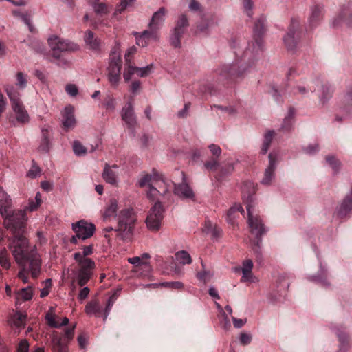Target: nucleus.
Segmentation results:
<instances>
[{"instance_id":"nucleus-1","label":"nucleus","mask_w":352,"mask_h":352,"mask_svg":"<svg viewBox=\"0 0 352 352\" xmlns=\"http://www.w3.org/2000/svg\"><path fill=\"white\" fill-rule=\"evenodd\" d=\"M265 30V19L261 17L255 23L254 28V34L258 38L249 43L243 52H235V60L231 64L224 65L219 69L221 80L236 81L245 76L263 51V42L260 36L264 33Z\"/></svg>"},{"instance_id":"nucleus-2","label":"nucleus","mask_w":352,"mask_h":352,"mask_svg":"<svg viewBox=\"0 0 352 352\" xmlns=\"http://www.w3.org/2000/svg\"><path fill=\"white\" fill-rule=\"evenodd\" d=\"M25 223L21 228L9 229L14 234L9 248L21 267L18 277L26 283L28 282V274L32 278H37L41 270V258L37 252L36 246L31 247L28 240L22 234Z\"/></svg>"},{"instance_id":"nucleus-3","label":"nucleus","mask_w":352,"mask_h":352,"mask_svg":"<svg viewBox=\"0 0 352 352\" xmlns=\"http://www.w3.org/2000/svg\"><path fill=\"white\" fill-rule=\"evenodd\" d=\"M0 214L4 218V225L7 229L21 228L28 221L25 211L16 210L11 214V199L0 187Z\"/></svg>"},{"instance_id":"nucleus-4","label":"nucleus","mask_w":352,"mask_h":352,"mask_svg":"<svg viewBox=\"0 0 352 352\" xmlns=\"http://www.w3.org/2000/svg\"><path fill=\"white\" fill-rule=\"evenodd\" d=\"M246 210L248 214V224L250 228L251 232L257 238L256 242L254 243L252 250L257 259L260 260V243H261V240L258 238L265 232V230L260 217L257 215H254L252 206L250 204H248L246 206Z\"/></svg>"},{"instance_id":"nucleus-5","label":"nucleus","mask_w":352,"mask_h":352,"mask_svg":"<svg viewBox=\"0 0 352 352\" xmlns=\"http://www.w3.org/2000/svg\"><path fill=\"white\" fill-rule=\"evenodd\" d=\"M6 93L12 103V107L16 114V120L21 123L29 122V115L24 108L20 99L21 94L19 91L12 86L6 88Z\"/></svg>"},{"instance_id":"nucleus-6","label":"nucleus","mask_w":352,"mask_h":352,"mask_svg":"<svg viewBox=\"0 0 352 352\" xmlns=\"http://www.w3.org/2000/svg\"><path fill=\"white\" fill-rule=\"evenodd\" d=\"M47 41L52 51V57L54 58H59L60 52H73L80 50V46L77 43L55 35L50 36Z\"/></svg>"},{"instance_id":"nucleus-7","label":"nucleus","mask_w":352,"mask_h":352,"mask_svg":"<svg viewBox=\"0 0 352 352\" xmlns=\"http://www.w3.org/2000/svg\"><path fill=\"white\" fill-rule=\"evenodd\" d=\"M76 324L65 329L63 335L53 331L51 335V342L54 352H68L67 344L73 339Z\"/></svg>"},{"instance_id":"nucleus-8","label":"nucleus","mask_w":352,"mask_h":352,"mask_svg":"<svg viewBox=\"0 0 352 352\" xmlns=\"http://www.w3.org/2000/svg\"><path fill=\"white\" fill-rule=\"evenodd\" d=\"M72 229L76 234L72 237L70 241L76 244L78 239L86 240L91 237L96 231V226L85 220H80L72 224Z\"/></svg>"},{"instance_id":"nucleus-9","label":"nucleus","mask_w":352,"mask_h":352,"mask_svg":"<svg viewBox=\"0 0 352 352\" xmlns=\"http://www.w3.org/2000/svg\"><path fill=\"white\" fill-rule=\"evenodd\" d=\"M164 209L160 202L157 201L151 208L146 219L148 228L151 231H158L164 218Z\"/></svg>"},{"instance_id":"nucleus-10","label":"nucleus","mask_w":352,"mask_h":352,"mask_svg":"<svg viewBox=\"0 0 352 352\" xmlns=\"http://www.w3.org/2000/svg\"><path fill=\"white\" fill-rule=\"evenodd\" d=\"M118 231L131 232L135 221V214L131 208L122 210L118 217Z\"/></svg>"},{"instance_id":"nucleus-11","label":"nucleus","mask_w":352,"mask_h":352,"mask_svg":"<svg viewBox=\"0 0 352 352\" xmlns=\"http://www.w3.org/2000/svg\"><path fill=\"white\" fill-rule=\"evenodd\" d=\"M300 22L298 19H293L289 27L287 34L283 38L284 43L288 50H294L297 45L299 38L298 28Z\"/></svg>"},{"instance_id":"nucleus-12","label":"nucleus","mask_w":352,"mask_h":352,"mask_svg":"<svg viewBox=\"0 0 352 352\" xmlns=\"http://www.w3.org/2000/svg\"><path fill=\"white\" fill-rule=\"evenodd\" d=\"M180 174L182 177V182L179 184L173 183L174 194L183 199H194L195 193L187 183L184 173L180 172Z\"/></svg>"},{"instance_id":"nucleus-13","label":"nucleus","mask_w":352,"mask_h":352,"mask_svg":"<svg viewBox=\"0 0 352 352\" xmlns=\"http://www.w3.org/2000/svg\"><path fill=\"white\" fill-rule=\"evenodd\" d=\"M279 155L277 153H270L269 155V165L265 170L264 177L262 179V184L270 185L275 177V170Z\"/></svg>"},{"instance_id":"nucleus-14","label":"nucleus","mask_w":352,"mask_h":352,"mask_svg":"<svg viewBox=\"0 0 352 352\" xmlns=\"http://www.w3.org/2000/svg\"><path fill=\"white\" fill-rule=\"evenodd\" d=\"M133 35L135 36L136 44L142 47H145L149 45L152 41H157L159 39V34L156 31L144 30V32H133Z\"/></svg>"},{"instance_id":"nucleus-15","label":"nucleus","mask_w":352,"mask_h":352,"mask_svg":"<svg viewBox=\"0 0 352 352\" xmlns=\"http://www.w3.org/2000/svg\"><path fill=\"white\" fill-rule=\"evenodd\" d=\"M118 166L116 164L109 165L108 164H105L102 173V177L105 182L112 186L118 185Z\"/></svg>"},{"instance_id":"nucleus-16","label":"nucleus","mask_w":352,"mask_h":352,"mask_svg":"<svg viewBox=\"0 0 352 352\" xmlns=\"http://www.w3.org/2000/svg\"><path fill=\"white\" fill-rule=\"evenodd\" d=\"M121 117L128 128L133 129L137 124L136 116L134 113L132 101L128 102L122 108Z\"/></svg>"},{"instance_id":"nucleus-17","label":"nucleus","mask_w":352,"mask_h":352,"mask_svg":"<svg viewBox=\"0 0 352 352\" xmlns=\"http://www.w3.org/2000/svg\"><path fill=\"white\" fill-rule=\"evenodd\" d=\"M61 114L63 127L66 129L74 128L76 123L74 107L71 105L66 106Z\"/></svg>"},{"instance_id":"nucleus-18","label":"nucleus","mask_w":352,"mask_h":352,"mask_svg":"<svg viewBox=\"0 0 352 352\" xmlns=\"http://www.w3.org/2000/svg\"><path fill=\"white\" fill-rule=\"evenodd\" d=\"M154 186L160 191L161 196L169 197L173 182L166 179L162 173H160V178H157Z\"/></svg>"},{"instance_id":"nucleus-19","label":"nucleus","mask_w":352,"mask_h":352,"mask_svg":"<svg viewBox=\"0 0 352 352\" xmlns=\"http://www.w3.org/2000/svg\"><path fill=\"white\" fill-rule=\"evenodd\" d=\"M166 14V10L164 8H160L155 12L152 16L151 21L149 23V29L157 32L158 30L162 27L164 21Z\"/></svg>"},{"instance_id":"nucleus-20","label":"nucleus","mask_w":352,"mask_h":352,"mask_svg":"<svg viewBox=\"0 0 352 352\" xmlns=\"http://www.w3.org/2000/svg\"><path fill=\"white\" fill-rule=\"evenodd\" d=\"M84 41L86 45L92 51L99 52L100 50V40L95 36L92 31L87 30L85 32Z\"/></svg>"},{"instance_id":"nucleus-21","label":"nucleus","mask_w":352,"mask_h":352,"mask_svg":"<svg viewBox=\"0 0 352 352\" xmlns=\"http://www.w3.org/2000/svg\"><path fill=\"white\" fill-rule=\"evenodd\" d=\"M322 9L323 8L320 5H314L311 8V15L308 21L311 28L319 24L322 17Z\"/></svg>"},{"instance_id":"nucleus-22","label":"nucleus","mask_w":352,"mask_h":352,"mask_svg":"<svg viewBox=\"0 0 352 352\" xmlns=\"http://www.w3.org/2000/svg\"><path fill=\"white\" fill-rule=\"evenodd\" d=\"M344 23L348 27L352 25V13L349 10L342 12L332 21V25L335 28L342 25Z\"/></svg>"},{"instance_id":"nucleus-23","label":"nucleus","mask_w":352,"mask_h":352,"mask_svg":"<svg viewBox=\"0 0 352 352\" xmlns=\"http://www.w3.org/2000/svg\"><path fill=\"white\" fill-rule=\"evenodd\" d=\"M160 173L155 169H153L151 173L143 175L138 180V186L141 188L146 186H153L157 178H160Z\"/></svg>"},{"instance_id":"nucleus-24","label":"nucleus","mask_w":352,"mask_h":352,"mask_svg":"<svg viewBox=\"0 0 352 352\" xmlns=\"http://www.w3.org/2000/svg\"><path fill=\"white\" fill-rule=\"evenodd\" d=\"M58 317L53 313L52 308L50 309V311H48L45 316L47 324L52 327L58 328L62 326H65L69 323V319L67 317H64L61 322L58 321Z\"/></svg>"},{"instance_id":"nucleus-25","label":"nucleus","mask_w":352,"mask_h":352,"mask_svg":"<svg viewBox=\"0 0 352 352\" xmlns=\"http://www.w3.org/2000/svg\"><path fill=\"white\" fill-rule=\"evenodd\" d=\"M151 256L148 253H144L140 256H134L132 258H128V262L131 264H133L135 266L143 265L146 270L150 272L151 270V267L149 265V258Z\"/></svg>"},{"instance_id":"nucleus-26","label":"nucleus","mask_w":352,"mask_h":352,"mask_svg":"<svg viewBox=\"0 0 352 352\" xmlns=\"http://www.w3.org/2000/svg\"><path fill=\"white\" fill-rule=\"evenodd\" d=\"M74 259L78 263L80 269L85 270L86 271H90V270L94 268L95 263L89 258H84L81 255V252H76L74 255Z\"/></svg>"},{"instance_id":"nucleus-27","label":"nucleus","mask_w":352,"mask_h":352,"mask_svg":"<svg viewBox=\"0 0 352 352\" xmlns=\"http://www.w3.org/2000/svg\"><path fill=\"white\" fill-rule=\"evenodd\" d=\"M118 209V201L115 199H111L104 210L102 214L103 219L107 221L111 217H115L116 216Z\"/></svg>"},{"instance_id":"nucleus-28","label":"nucleus","mask_w":352,"mask_h":352,"mask_svg":"<svg viewBox=\"0 0 352 352\" xmlns=\"http://www.w3.org/2000/svg\"><path fill=\"white\" fill-rule=\"evenodd\" d=\"M238 212L243 214L244 210L241 204H235L227 212V222L230 224L234 225L235 223V219L239 216Z\"/></svg>"},{"instance_id":"nucleus-29","label":"nucleus","mask_w":352,"mask_h":352,"mask_svg":"<svg viewBox=\"0 0 352 352\" xmlns=\"http://www.w3.org/2000/svg\"><path fill=\"white\" fill-rule=\"evenodd\" d=\"M85 312L87 315H94L96 317L100 316L102 308L98 300L89 302L85 306Z\"/></svg>"},{"instance_id":"nucleus-30","label":"nucleus","mask_w":352,"mask_h":352,"mask_svg":"<svg viewBox=\"0 0 352 352\" xmlns=\"http://www.w3.org/2000/svg\"><path fill=\"white\" fill-rule=\"evenodd\" d=\"M121 67H108V79L113 86H117L120 79Z\"/></svg>"},{"instance_id":"nucleus-31","label":"nucleus","mask_w":352,"mask_h":352,"mask_svg":"<svg viewBox=\"0 0 352 352\" xmlns=\"http://www.w3.org/2000/svg\"><path fill=\"white\" fill-rule=\"evenodd\" d=\"M309 280L320 283L324 287L329 285V283L327 280L326 269L322 267V263L320 264L318 274L317 276H311Z\"/></svg>"},{"instance_id":"nucleus-32","label":"nucleus","mask_w":352,"mask_h":352,"mask_svg":"<svg viewBox=\"0 0 352 352\" xmlns=\"http://www.w3.org/2000/svg\"><path fill=\"white\" fill-rule=\"evenodd\" d=\"M189 23L187 16L185 14H181L179 16L178 19L176 21L175 27L173 30L182 32V33L184 34L186 29Z\"/></svg>"},{"instance_id":"nucleus-33","label":"nucleus","mask_w":352,"mask_h":352,"mask_svg":"<svg viewBox=\"0 0 352 352\" xmlns=\"http://www.w3.org/2000/svg\"><path fill=\"white\" fill-rule=\"evenodd\" d=\"M175 259L180 264L186 265L192 263V258L189 253L185 250L178 251L175 254Z\"/></svg>"},{"instance_id":"nucleus-34","label":"nucleus","mask_w":352,"mask_h":352,"mask_svg":"<svg viewBox=\"0 0 352 352\" xmlns=\"http://www.w3.org/2000/svg\"><path fill=\"white\" fill-rule=\"evenodd\" d=\"M26 318V314L17 311L13 315L12 322L15 327L22 328L25 326Z\"/></svg>"},{"instance_id":"nucleus-35","label":"nucleus","mask_w":352,"mask_h":352,"mask_svg":"<svg viewBox=\"0 0 352 352\" xmlns=\"http://www.w3.org/2000/svg\"><path fill=\"white\" fill-rule=\"evenodd\" d=\"M41 201V195L40 192H37L36 194L35 199L34 200H30L28 205L26 206L25 210L23 211H25V213L26 214V210L30 212L36 210L40 206Z\"/></svg>"},{"instance_id":"nucleus-36","label":"nucleus","mask_w":352,"mask_h":352,"mask_svg":"<svg viewBox=\"0 0 352 352\" xmlns=\"http://www.w3.org/2000/svg\"><path fill=\"white\" fill-rule=\"evenodd\" d=\"M274 131H268L265 135V137H264V140H263V146H262V148H261V153L263 154H265L269 148H270V146L271 144V142L273 140V138H274Z\"/></svg>"},{"instance_id":"nucleus-37","label":"nucleus","mask_w":352,"mask_h":352,"mask_svg":"<svg viewBox=\"0 0 352 352\" xmlns=\"http://www.w3.org/2000/svg\"><path fill=\"white\" fill-rule=\"evenodd\" d=\"M184 35L182 32L175 31L173 30L172 33L170 36V44L175 47H181V38Z\"/></svg>"},{"instance_id":"nucleus-38","label":"nucleus","mask_w":352,"mask_h":352,"mask_svg":"<svg viewBox=\"0 0 352 352\" xmlns=\"http://www.w3.org/2000/svg\"><path fill=\"white\" fill-rule=\"evenodd\" d=\"M322 93L319 95L321 104H324L331 97V90L329 86L322 85Z\"/></svg>"},{"instance_id":"nucleus-39","label":"nucleus","mask_w":352,"mask_h":352,"mask_svg":"<svg viewBox=\"0 0 352 352\" xmlns=\"http://www.w3.org/2000/svg\"><path fill=\"white\" fill-rule=\"evenodd\" d=\"M90 271H86L85 270H79L78 274V282L79 285H85L90 279Z\"/></svg>"},{"instance_id":"nucleus-40","label":"nucleus","mask_w":352,"mask_h":352,"mask_svg":"<svg viewBox=\"0 0 352 352\" xmlns=\"http://www.w3.org/2000/svg\"><path fill=\"white\" fill-rule=\"evenodd\" d=\"M27 76L21 72H19L16 74V85L21 89H24L27 87Z\"/></svg>"},{"instance_id":"nucleus-41","label":"nucleus","mask_w":352,"mask_h":352,"mask_svg":"<svg viewBox=\"0 0 352 352\" xmlns=\"http://www.w3.org/2000/svg\"><path fill=\"white\" fill-rule=\"evenodd\" d=\"M210 24L208 19H202L197 25L196 33L207 34L210 30Z\"/></svg>"},{"instance_id":"nucleus-42","label":"nucleus","mask_w":352,"mask_h":352,"mask_svg":"<svg viewBox=\"0 0 352 352\" xmlns=\"http://www.w3.org/2000/svg\"><path fill=\"white\" fill-rule=\"evenodd\" d=\"M13 14L16 16H19L21 21L28 25L30 32L34 31V27L32 24L31 19L28 14H21L19 11L14 10Z\"/></svg>"},{"instance_id":"nucleus-43","label":"nucleus","mask_w":352,"mask_h":352,"mask_svg":"<svg viewBox=\"0 0 352 352\" xmlns=\"http://www.w3.org/2000/svg\"><path fill=\"white\" fill-rule=\"evenodd\" d=\"M19 298L24 300H29L32 298L33 292L31 287H28L21 289L17 294Z\"/></svg>"},{"instance_id":"nucleus-44","label":"nucleus","mask_w":352,"mask_h":352,"mask_svg":"<svg viewBox=\"0 0 352 352\" xmlns=\"http://www.w3.org/2000/svg\"><path fill=\"white\" fill-rule=\"evenodd\" d=\"M115 66L117 67H121L122 60L120 55L116 52H112L110 54V63L109 67H114Z\"/></svg>"},{"instance_id":"nucleus-45","label":"nucleus","mask_w":352,"mask_h":352,"mask_svg":"<svg viewBox=\"0 0 352 352\" xmlns=\"http://www.w3.org/2000/svg\"><path fill=\"white\" fill-rule=\"evenodd\" d=\"M116 299H117V296H116V293H114L113 295H111L109 297V298L108 299V301H107V305H106V307H105V309L104 311V315H103L104 320H105L107 319V318L108 317V316L110 313V311H111L115 301L116 300Z\"/></svg>"},{"instance_id":"nucleus-46","label":"nucleus","mask_w":352,"mask_h":352,"mask_svg":"<svg viewBox=\"0 0 352 352\" xmlns=\"http://www.w3.org/2000/svg\"><path fill=\"white\" fill-rule=\"evenodd\" d=\"M0 264L6 269H8L10 267L8 253L6 249L2 250L0 252Z\"/></svg>"},{"instance_id":"nucleus-47","label":"nucleus","mask_w":352,"mask_h":352,"mask_svg":"<svg viewBox=\"0 0 352 352\" xmlns=\"http://www.w3.org/2000/svg\"><path fill=\"white\" fill-rule=\"evenodd\" d=\"M73 151L76 155H84L87 153L86 148L78 141L73 143Z\"/></svg>"},{"instance_id":"nucleus-48","label":"nucleus","mask_w":352,"mask_h":352,"mask_svg":"<svg viewBox=\"0 0 352 352\" xmlns=\"http://www.w3.org/2000/svg\"><path fill=\"white\" fill-rule=\"evenodd\" d=\"M135 1V0H122L119 5L116 8L114 12V15L117 16L121 14L125 9L129 6L131 3Z\"/></svg>"},{"instance_id":"nucleus-49","label":"nucleus","mask_w":352,"mask_h":352,"mask_svg":"<svg viewBox=\"0 0 352 352\" xmlns=\"http://www.w3.org/2000/svg\"><path fill=\"white\" fill-rule=\"evenodd\" d=\"M148 198L151 200H155L158 199V196L160 195V191L154 185L148 186V190L146 192Z\"/></svg>"},{"instance_id":"nucleus-50","label":"nucleus","mask_w":352,"mask_h":352,"mask_svg":"<svg viewBox=\"0 0 352 352\" xmlns=\"http://www.w3.org/2000/svg\"><path fill=\"white\" fill-rule=\"evenodd\" d=\"M219 320L221 328L226 331H228L230 329L231 324L230 319L225 312H223V314H221V318Z\"/></svg>"},{"instance_id":"nucleus-51","label":"nucleus","mask_w":352,"mask_h":352,"mask_svg":"<svg viewBox=\"0 0 352 352\" xmlns=\"http://www.w3.org/2000/svg\"><path fill=\"white\" fill-rule=\"evenodd\" d=\"M160 285L173 289H182L184 287V284L180 281L164 282Z\"/></svg>"},{"instance_id":"nucleus-52","label":"nucleus","mask_w":352,"mask_h":352,"mask_svg":"<svg viewBox=\"0 0 352 352\" xmlns=\"http://www.w3.org/2000/svg\"><path fill=\"white\" fill-rule=\"evenodd\" d=\"M239 339L240 344L245 346L251 343L252 336L250 333L242 332L239 334Z\"/></svg>"},{"instance_id":"nucleus-53","label":"nucleus","mask_w":352,"mask_h":352,"mask_svg":"<svg viewBox=\"0 0 352 352\" xmlns=\"http://www.w3.org/2000/svg\"><path fill=\"white\" fill-rule=\"evenodd\" d=\"M153 65H147L144 67H136V73L140 77L147 76L152 71Z\"/></svg>"},{"instance_id":"nucleus-54","label":"nucleus","mask_w":352,"mask_h":352,"mask_svg":"<svg viewBox=\"0 0 352 352\" xmlns=\"http://www.w3.org/2000/svg\"><path fill=\"white\" fill-rule=\"evenodd\" d=\"M241 282H250V283H256L258 282V278L254 276L252 272H243L242 277L241 278Z\"/></svg>"},{"instance_id":"nucleus-55","label":"nucleus","mask_w":352,"mask_h":352,"mask_svg":"<svg viewBox=\"0 0 352 352\" xmlns=\"http://www.w3.org/2000/svg\"><path fill=\"white\" fill-rule=\"evenodd\" d=\"M294 116V109L291 108L288 111L287 116L285 118L282 127L283 129H287L289 126L291 125L292 120Z\"/></svg>"},{"instance_id":"nucleus-56","label":"nucleus","mask_w":352,"mask_h":352,"mask_svg":"<svg viewBox=\"0 0 352 352\" xmlns=\"http://www.w3.org/2000/svg\"><path fill=\"white\" fill-rule=\"evenodd\" d=\"M136 73V67L129 65L127 66L124 72L123 76L125 81H129L131 76Z\"/></svg>"},{"instance_id":"nucleus-57","label":"nucleus","mask_w":352,"mask_h":352,"mask_svg":"<svg viewBox=\"0 0 352 352\" xmlns=\"http://www.w3.org/2000/svg\"><path fill=\"white\" fill-rule=\"evenodd\" d=\"M326 161L335 172L338 170L340 168V162L333 156L327 157Z\"/></svg>"},{"instance_id":"nucleus-58","label":"nucleus","mask_w":352,"mask_h":352,"mask_svg":"<svg viewBox=\"0 0 352 352\" xmlns=\"http://www.w3.org/2000/svg\"><path fill=\"white\" fill-rule=\"evenodd\" d=\"M253 262L251 259H245L242 263L241 272H252L253 268Z\"/></svg>"},{"instance_id":"nucleus-59","label":"nucleus","mask_w":352,"mask_h":352,"mask_svg":"<svg viewBox=\"0 0 352 352\" xmlns=\"http://www.w3.org/2000/svg\"><path fill=\"white\" fill-rule=\"evenodd\" d=\"M219 166V164L218 163L217 160L215 159H213L210 161L207 162L205 164V167L206 169L210 171H215L218 169Z\"/></svg>"},{"instance_id":"nucleus-60","label":"nucleus","mask_w":352,"mask_h":352,"mask_svg":"<svg viewBox=\"0 0 352 352\" xmlns=\"http://www.w3.org/2000/svg\"><path fill=\"white\" fill-rule=\"evenodd\" d=\"M303 151L308 155H313L318 152L319 147L317 144H310L306 147H304Z\"/></svg>"},{"instance_id":"nucleus-61","label":"nucleus","mask_w":352,"mask_h":352,"mask_svg":"<svg viewBox=\"0 0 352 352\" xmlns=\"http://www.w3.org/2000/svg\"><path fill=\"white\" fill-rule=\"evenodd\" d=\"M41 174V169L40 168L36 166V164H32V167L29 170L28 173V175L30 177L35 178L37 176H38Z\"/></svg>"},{"instance_id":"nucleus-62","label":"nucleus","mask_w":352,"mask_h":352,"mask_svg":"<svg viewBox=\"0 0 352 352\" xmlns=\"http://www.w3.org/2000/svg\"><path fill=\"white\" fill-rule=\"evenodd\" d=\"M94 11L98 14H102L107 12V8L104 3H95L93 6Z\"/></svg>"},{"instance_id":"nucleus-63","label":"nucleus","mask_w":352,"mask_h":352,"mask_svg":"<svg viewBox=\"0 0 352 352\" xmlns=\"http://www.w3.org/2000/svg\"><path fill=\"white\" fill-rule=\"evenodd\" d=\"M66 92L71 96H76L78 94V89L74 84H69L65 87Z\"/></svg>"},{"instance_id":"nucleus-64","label":"nucleus","mask_w":352,"mask_h":352,"mask_svg":"<svg viewBox=\"0 0 352 352\" xmlns=\"http://www.w3.org/2000/svg\"><path fill=\"white\" fill-rule=\"evenodd\" d=\"M212 276V274L209 271L206 270H204L203 272L197 274V278L199 280H204L205 283L209 281Z\"/></svg>"}]
</instances>
